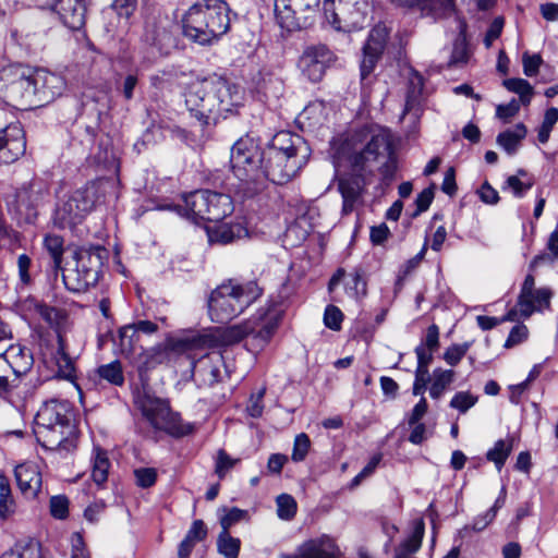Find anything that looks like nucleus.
Returning a JSON list of instances; mask_svg holds the SVG:
<instances>
[{"mask_svg": "<svg viewBox=\"0 0 558 558\" xmlns=\"http://www.w3.org/2000/svg\"><path fill=\"white\" fill-rule=\"evenodd\" d=\"M24 306L27 310H33L50 326H59L65 318L62 310L48 306L47 304L37 301L35 298H27L24 301Z\"/></svg>", "mask_w": 558, "mask_h": 558, "instance_id": "30", "label": "nucleus"}, {"mask_svg": "<svg viewBox=\"0 0 558 558\" xmlns=\"http://www.w3.org/2000/svg\"><path fill=\"white\" fill-rule=\"evenodd\" d=\"M183 205L173 208L196 223L198 221H220L231 215L234 206L231 196L210 190H196L183 197Z\"/></svg>", "mask_w": 558, "mask_h": 558, "instance_id": "9", "label": "nucleus"}, {"mask_svg": "<svg viewBox=\"0 0 558 558\" xmlns=\"http://www.w3.org/2000/svg\"><path fill=\"white\" fill-rule=\"evenodd\" d=\"M110 462L107 452L100 448L94 450L92 477L97 485L104 484L108 478Z\"/></svg>", "mask_w": 558, "mask_h": 558, "instance_id": "36", "label": "nucleus"}, {"mask_svg": "<svg viewBox=\"0 0 558 558\" xmlns=\"http://www.w3.org/2000/svg\"><path fill=\"white\" fill-rule=\"evenodd\" d=\"M35 435L47 449L72 451L76 428L70 402L59 399L44 402L35 416Z\"/></svg>", "mask_w": 558, "mask_h": 558, "instance_id": "4", "label": "nucleus"}, {"mask_svg": "<svg viewBox=\"0 0 558 558\" xmlns=\"http://www.w3.org/2000/svg\"><path fill=\"white\" fill-rule=\"evenodd\" d=\"M512 451V440L499 439L495 446L488 450L486 458L488 461L495 463L498 471H500Z\"/></svg>", "mask_w": 558, "mask_h": 558, "instance_id": "40", "label": "nucleus"}, {"mask_svg": "<svg viewBox=\"0 0 558 558\" xmlns=\"http://www.w3.org/2000/svg\"><path fill=\"white\" fill-rule=\"evenodd\" d=\"M430 379L432 378H430L428 369L416 368L415 369V380L413 384V395L423 397Z\"/></svg>", "mask_w": 558, "mask_h": 558, "instance_id": "61", "label": "nucleus"}, {"mask_svg": "<svg viewBox=\"0 0 558 558\" xmlns=\"http://www.w3.org/2000/svg\"><path fill=\"white\" fill-rule=\"evenodd\" d=\"M470 50L466 43L464 32L462 31L453 41V46L450 52L449 60L447 62L448 68H461L469 61Z\"/></svg>", "mask_w": 558, "mask_h": 558, "instance_id": "35", "label": "nucleus"}, {"mask_svg": "<svg viewBox=\"0 0 558 558\" xmlns=\"http://www.w3.org/2000/svg\"><path fill=\"white\" fill-rule=\"evenodd\" d=\"M53 10L71 31H80L86 22L87 0H56Z\"/></svg>", "mask_w": 558, "mask_h": 558, "instance_id": "23", "label": "nucleus"}, {"mask_svg": "<svg viewBox=\"0 0 558 558\" xmlns=\"http://www.w3.org/2000/svg\"><path fill=\"white\" fill-rule=\"evenodd\" d=\"M157 325L150 320H140L133 325L124 326L120 329L119 337L121 341V347L123 350L132 349V338L136 335V332L141 331L143 333H154L157 331Z\"/></svg>", "mask_w": 558, "mask_h": 558, "instance_id": "33", "label": "nucleus"}, {"mask_svg": "<svg viewBox=\"0 0 558 558\" xmlns=\"http://www.w3.org/2000/svg\"><path fill=\"white\" fill-rule=\"evenodd\" d=\"M277 504V514L281 520L289 521L294 518L296 513V501L295 499L288 495L281 494L276 499Z\"/></svg>", "mask_w": 558, "mask_h": 558, "instance_id": "46", "label": "nucleus"}, {"mask_svg": "<svg viewBox=\"0 0 558 558\" xmlns=\"http://www.w3.org/2000/svg\"><path fill=\"white\" fill-rule=\"evenodd\" d=\"M533 184L534 181L532 179L522 181L518 175H510L506 180L504 189H510L513 196L521 198L533 186Z\"/></svg>", "mask_w": 558, "mask_h": 558, "instance_id": "51", "label": "nucleus"}, {"mask_svg": "<svg viewBox=\"0 0 558 558\" xmlns=\"http://www.w3.org/2000/svg\"><path fill=\"white\" fill-rule=\"evenodd\" d=\"M97 373L100 376V378L107 380L112 385L122 386L124 383L122 366L118 361L100 365L97 369Z\"/></svg>", "mask_w": 558, "mask_h": 558, "instance_id": "42", "label": "nucleus"}, {"mask_svg": "<svg viewBox=\"0 0 558 558\" xmlns=\"http://www.w3.org/2000/svg\"><path fill=\"white\" fill-rule=\"evenodd\" d=\"M50 513L54 519L63 520L69 514V499L64 495L50 498Z\"/></svg>", "mask_w": 558, "mask_h": 558, "instance_id": "54", "label": "nucleus"}, {"mask_svg": "<svg viewBox=\"0 0 558 558\" xmlns=\"http://www.w3.org/2000/svg\"><path fill=\"white\" fill-rule=\"evenodd\" d=\"M63 239L57 234H48L44 240V245L52 257L56 268L61 267L63 256Z\"/></svg>", "mask_w": 558, "mask_h": 558, "instance_id": "44", "label": "nucleus"}, {"mask_svg": "<svg viewBox=\"0 0 558 558\" xmlns=\"http://www.w3.org/2000/svg\"><path fill=\"white\" fill-rule=\"evenodd\" d=\"M247 235V229L241 223H222L208 231L209 241L220 244H229Z\"/></svg>", "mask_w": 558, "mask_h": 558, "instance_id": "29", "label": "nucleus"}, {"mask_svg": "<svg viewBox=\"0 0 558 558\" xmlns=\"http://www.w3.org/2000/svg\"><path fill=\"white\" fill-rule=\"evenodd\" d=\"M558 121V109L555 107H551L545 111L544 119L542 124L539 125L537 130V140L545 144L548 142L550 132L554 128V125Z\"/></svg>", "mask_w": 558, "mask_h": 558, "instance_id": "45", "label": "nucleus"}, {"mask_svg": "<svg viewBox=\"0 0 558 558\" xmlns=\"http://www.w3.org/2000/svg\"><path fill=\"white\" fill-rule=\"evenodd\" d=\"M365 182L362 174H352L339 179L338 187L343 199L342 210L349 214L361 198Z\"/></svg>", "mask_w": 558, "mask_h": 558, "instance_id": "25", "label": "nucleus"}, {"mask_svg": "<svg viewBox=\"0 0 558 558\" xmlns=\"http://www.w3.org/2000/svg\"><path fill=\"white\" fill-rule=\"evenodd\" d=\"M17 371L10 364L7 354L0 353V397H4L10 388L9 376Z\"/></svg>", "mask_w": 558, "mask_h": 558, "instance_id": "48", "label": "nucleus"}, {"mask_svg": "<svg viewBox=\"0 0 558 558\" xmlns=\"http://www.w3.org/2000/svg\"><path fill=\"white\" fill-rule=\"evenodd\" d=\"M519 110L520 102L515 99H512L510 102L506 105H498L496 108V116L504 122H508L519 112Z\"/></svg>", "mask_w": 558, "mask_h": 558, "instance_id": "62", "label": "nucleus"}, {"mask_svg": "<svg viewBox=\"0 0 558 558\" xmlns=\"http://www.w3.org/2000/svg\"><path fill=\"white\" fill-rule=\"evenodd\" d=\"M476 402V396H473L469 391H459L452 397L450 407L461 413H465L469 409L474 407Z\"/></svg>", "mask_w": 558, "mask_h": 558, "instance_id": "49", "label": "nucleus"}, {"mask_svg": "<svg viewBox=\"0 0 558 558\" xmlns=\"http://www.w3.org/2000/svg\"><path fill=\"white\" fill-rule=\"evenodd\" d=\"M108 256V250L101 245L76 248L73 254V266L66 267L62 271L65 288L69 291L81 293L95 287Z\"/></svg>", "mask_w": 558, "mask_h": 558, "instance_id": "8", "label": "nucleus"}, {"mask_svg": "<svg viewBox=\"0 0 558 558\" xmlns=\"http://www.w3.org/2000/svg\"><path fill=\"white\" fill-rule=\"evenodd\" d=\"M456 373L452 369H442L440 367L433 371L429 396L433 399H439L445 390L453 383Z\"/></svg>", "mask_w": 558, "mask_h": 558, "instance_id": "34", "label": "nucleus"}, {"mask_svg": "<svg viewBox=\"0 0 558 558\" xmlns=\"http://www.w3.org/2000/svg\"><path fill=\"white\" fill-rule=\"evenodd\" d=\"M137 7V0H114L112 10L125 21L134 13Z\"/></svg>", "mask_w": 558, "mask_h": 558, "instance_id": "60", "label": "nucleus"}, {"mask_svg": "<svg viewBox=\"0 0 558 558\" xmlns=\"http://www.w3.org/2000/svg\"><path fill=\"white\" fill-rule=\"evenodd\" d=\"M329 114V108L324 100L310 102L302 112V117L310 121V125H322Z\"/></svg>", "mask_w": 558, "mask_h": 558, "instance_id": "37", "label": "nucleus"}, {"mask_svg": "<svg viewBox=\"0 0 558 558\" xmlns=\"http://www.w3.org/2000/svg\"><path fill=\"white\" fill-rule=\"evenodd\" d=\"M31 68L21 64H5L0 70V81L3 82L5 92L13 85L20 76L24 75Z\"/></svg>", "mask_w": 558, "mask_h": 558, "instance_id": "43", "label": "nucleus"}, {"mask_svg": "<svg viewBox=\"0 0 558 558\" xmlns=\"http://www.w3.org/2000/svg\"><path fill=\"white\" fill-rule=\"evenodd\" d=\"M304 166L287 155L264 149L262 151V166L258 171L262 174L258 178V191L263 189L265 181H270L274 184L288 183Z\"/></svg>", "mask_w": 558, "mask_h": 558, "instance_id": "15", "label": "nucleus"}, {"mask_svg": "<svg viewBox=\"0 0 558 558\" xmlns=\"http://www.w3.org/2000/svg\"><path fill=\"white\" fill-rule=\"evenodd\" d=\"M282 312L277 306H269L260 310L255 320L248 319L242 324L233 325L221 332L225 344H232L241 341L248 335H254L263 344L267 343L274 336L281 320Z\"/></svg>", "mask_w": 558, "mask_h": 558, "instance_id": "11", "label": "nucleus"}, {"mask_svg": "<svg viewBox=\"0 0 558 558\" xmlns=\"http://www.w3.org/2000/svg\"><path fill=\"white\" fill-rule=\"evenodd\" d=\"M95 189L86 186L74 191L54 211V225L61 229L81 223L95 205Z\"/></svg>", "mask_w": 558, "mask_h": 558, "instance_id": "14", "label": "nucleus"}, {"mask_svg": "<svg viewBox=\"0 0 558 558\" xmlns=\"http://www.w3.org/2000/svg\"><path fill=\"white\" fill-rule=\"evenodd\" d=\"M243 101V88L222 77L193 82L185 93V106L201 125L226 118L241 107Z\"/></svg>", "mask_w": 558, "mask_h": 558, "instance_id": "1", "label": "nucleus"}, {"mask_svg": "<svg viewBox=\"0 0 558 558\" xmlns=\"http://www.w3.org/2000/svg\"><path fill=\"white\" fill-rule=\"evenodd\" d=\"M38 89L35 85L34 70L29 69L24 75L8 88L5 98L25 107L40 106L38 101Z\"/></svg>", "mask_w": 558, "mask_h": 558, "instance_id": "22", "label": "nucleus"}, {"mask_svg": "<svg viewBox=\"0 0 558 558\" xmlns=\"http://www.w3.org/2000/svg\"><path fill=\"white\" fill-rule=\"evenodd\" d=\"M238 461L236 459H232L223 449H220L217 453L215 466V472L219 478H223Z\"/></svg>", "mask_w": 558, "mask_h": 558, "instance_id": "56", "label": "nucleus"}, {"mask_svg": "<svg viewBox=\"0 0 558 558\" xmlns=\"http://www.w3.org/2000/svg\"><path fill=\"white\" fill-rule=\"evenodd\" d=\"M262 294L254 281L239 283L228 280L211 291L208 298V314L215 323H229L241 315Z\"/></svg>", "mask_w": 558, "mask_h": 558, "instance_id": "6", "label": "nucleus"}, {"mask_svg": "<svg viewBox=\"0 0 558 558\" xmlns=\"http://www.w3.org/2000/svg\"><path fill=\"white\" fill-rule=\"evenodd\" d=\"M471 347L470 342H464L460 344H452L444 353L445 362L450 366H456L462 357L466 354Z\"/></svg>", "mask_w": 558, "mask_h": 558, "instance_id": "50", "label": "nucleus"}, {"mask_svg": "<svg viewBox=\"0 0 558 558\" xmlns=\"http://www.w3.org/2000/svg\"><path fill=\"white\" fill-rule=\"evenodd\" d=\"M241 547V541L230 535L227 531H221L217 538V549L225 558H238Z\"/></svg>", "mask_w": 558, "mask_h": 558, "instance_id": "38", "label": "nucleus"}, {"mask_svg": "<svg viewBox=\"0 0 558 558\" xmlns=\"http://www.w3.org/2000/svg\"><path fill=\"white\" fill-rule=\"evenodd\" d=\"M14 511L9 480L0 474V518L7 519Z\"/></svg>", "mask_w": 558, "mask_h": 558, "instance_id": "41", "label": "nucleus"}, {"mask_svg": "<svg viewBox=\"0 0 558 558\" xmlns=\"http://www.w3.org/2000/svg\"><path fill=\"white\" fill-rule=\"evenodd\" d=\"M342 319L343 314L337 306L328 305L326 307L324 323L329 329L339 330L341 328Z\"/></svg>", "mask_w": 558, "mask_h": 558, "instance_id": "57", "label": "nucleus"}, {"mask_svg": "<svg viewBox=\"0 0 558 558\" xmlns=\"http://www.w3.org/2000/svg\"><path fill=\"white\" fill-rule=\"evenodd\" d=\"M235 17L225 0H197L182 15L183 35L198 45H213L230 31Z\"/></svg>", "mask_w": 558, "mask_h": 558, "instance_id": "3", "label": "nucleus"}, {"mask_svg": "<svg viewBox=\"0 0 558 558\" xmlns=\"http://www.w3.org/2000/svg\"><path fill=\"white\" fill-rule=\"evenodd\" d=\"M434 199V190L432 186L424 189L416 197V210L413 216H417L426 211Z\"/></svg>", "mask_w": 558, "mask_h": 558, "instance_id": "63", "label": "nucleus"}, {"mask_svg": "<svg viewBox=\"0 0 558 558\" xmlns=\"http://www.w3.org/2000/svg\"><path fill=\"white\" fill-rule=\"evenodd\" d=\"M387 38L388 29L385 25L378 24L371 31L363 48V59L361 62L362 78L366 77L374 70L384 51Z\"/></svg>", "mask_w": 558, "mask_h": 558, "instance_id": "21", "label": "nucleus"}, {"mask_svg": "<svg viewBox=\"0 0 558 558\" xmlns=\"http://www.w3.org/2000/svg\"><path fill=\"white\" fill-rule=\"evenodd\" d=\"M57 365V375L61 378L72 380L75 378L74 362L65 351V344L61 336L58 339V349L53 356Z\"/></svg>", "mask_w": 558, "mask_h": 558, "instance_id": "32", "label": "nucleus"}, {"mask_svg": "<svg viewBox=\"0 0 558 558\" xmlns=\"http://www.w3.org/2000/svg\"><path fill=\"white\" fill-rule=\"evenodd\" d=\"M311 446L310 438L306 434L301 433L296 435L293 444V450L291 459L294 462H301L305 459Z\"/></svg>", "mask_w": 558, "mask_h": 558, "instance_id": "53", "label": "nucleus"}, {"mask_svg": "<svg viewBox=\"0 0 558 558\" xmlns=\"http://www.w3.org/2000/svg\"><path fill=\"white\" fill-rule=\"evenodd\" d=\"M143 44L146 46L143 59L151 63L157 58L170 53L175 46V39L167 28L147 25L143 35Z\"/></svg>", "mask_w": 558, "mask_h": 558, "instance_id": "16", "label": "nucleus"}, {"mask_svg": "<svg viewBox=\"0 0 558 558\" xmlns=\"http://www.w3.org/2000/svg\"><path fill=\"white\" fill-rule=\"evenodd\" d=\"M223 511L226 513L220 518V524H221L222 531H227V532H229V529L232 525H234L235 523L243 520L247 514V512L245 510H242V509H239L235 507H233L231 509L225 508Z\"/></svg>", "mask_w": 558, "mask_h": 558, "instance_id": "55", "label": "nucleus"}, {"mask_svg": "<svg viewBox=\"0 0 558 558\" xmlns=\"http://www.w3.org/2000/svg\"><path fill=\"white\" fill-rule=\"evenodd\" d=\"M504 86L519 95L520 104L523 106H529L532 97H533V87L532 85L524 78H508L504 81Z\"/></svg>", "mask_w": 558, "mask_h": 558, "instance_id": "39", "label": "nucleus"}, {"mask_svg": "<svg viewBox=\"0 0 558 558\" xmlns=\"http://www.w3.org/2000/svg\"><path fill=\"white\" fill-rule=\"evenodd\" d=\"M207 536V527L203 520H195L190 530L187 531L185 538L192 541L193 543L202 542Z\"/></svg>", "mask_w": 558, "mask_h": 558, "instance_id": "64", "label": "nucleus"}, {"mask_svg": "<svg viewBox=\"0 0 558 558\" xmlns=\"http://www.w3.org/2000/svg\"><path fill=\"white\" fill-rule=\"evenodd\" d=\"M318 4L319 0H276V20L287 32L306 28L314 23Z\"/></svg>", "mask_w": 558, "mask_h": 558, "instance_id": "13", "label": "nucleus"}, {"mask_svg": "<svg viewBox=\"0 0 558 558\" xmlns=\"http://www.w3.org/2000/svg\"><path fill=\"white\" fill-rule=\"evenodd\" d=\"M332 53L326 46H312L304 50L299 68L311 82H319L331 61Z\"/></svg>", "mask_w": 558, "mask_h": 558, "instance_id": "18", "label": "nucleus"}, {"mask_svg": "<svg viewBox=\"0 0 558 558\" xmlns=\"http://www.w3.org/2000/svg\"><path fill=\"white\" fill-rule=\"evenodd\" d=\"M232 178L228 179V192L242 197H252L258 192L259 168L262 151L253 137L244 136L238 140L230 156Z\"/></svg>", "mask_w": 558, "mask_h": 558, "instance_id": "5", "label": "nucleus"}, {"mask_svg": "<svg viewBox=\"0 0 558 558\" xmlns=\"http://www.w3.org/2000/svg\"><path fill=\"white\" fill-rule=\"evenodd\" d=\"M339 154L356 171L365 170L385 155L388 160L380 168L383 175L392 177L396 169L391 136L384 128L364 126L353 131L344 140Z\"/></svg>", "mask_w": 558, "mask_h": 558, "instance_id": "2", "label": "nucleus"}, {"mask_svg": "<svg viewBox=\"0 0 558 558\" xmlns=\"http://www.w3.org/2000/svg\"><path fill=\"white\" fill-rule=\"evenodd\" d=\"M495 518L496 515L494 514V510L488 509L485 513L475 517L472 524L463 526L460 533L465 534L469 531L482 532L495 520Z\"/></svg>", "mask_w": 558, "mask_h": 558, "instance_id": "52", "label": "nucleus"}, {"mask_svg": "<svg viewBox=\"0 0 558 558\" xmlns=\"http://www.w3.org/2000/svg\"><path fill=\"white\" fill-rule=\"evenodd\" d=\"M25 150V134L19 123H11L0 130V165L14 162Z\"/></svg>", "mask_w": 558, "mask_h": 558, "instance_id": "19", "label": "nucleus"}, {"mask_svg": "<svg viewBox=\"0 0 558 558\" xmlns=\"http://www.w3.org/2000/svg\"><path fill=\"white\" fill-rule=\"evenodd\" d=\"M553 292L548 288H539L531 292V296L526 298L523 302L518 299V307L520 310V317L526 319L535 312H543L549 308Z\"/></svg>", "mask_w": 558, "mask_h": 558, "instance_id": "27", "label": "nucleus"}, {"mask_svg": "<svg viewBox=\"0 0 558 558\" xmlns=\"http://www.w3.org/2000/svg\"><path fill=\"white\" fill-rule=\"evenodd\" d=\"M34 80L35 85L39 87L38 101L40 105L61 94L63 81L59 75L45 69H36L34 70Z\"/></svg>", "mask_w": 558, "mask_h": 558, "instance_id": "26", "label": "nucleus"}, {"mask_svg": "<svg viewBox=\"0 0 558 558\" xmlns=\"http://www.w3.org/2000/svg\"><path fill=\"white\" fill-rule=\"evenodd\" d=\"M526 128L523 123H518L512 130H506L498 134L497 143L509 155H513L521 141L526 136Z\"/></svg>", "mask_w": 558, "mask_h": 558, "instance_id": "31", "label": "nucleus"}, {"mask_svg": "<svg viewBox=\"0 0 558 558\" xmlns=\"http://www.w3.org/2000/svg\"><path fill=\"white\" fill-rule=\"evenodd\" d=\"M369 10V0H324L326 21L337 31L362 28Z\"/></svg>", "mask_w": 558, "mask_h": 558, "instance_id": "12", "label": "nucleus"}, {"mask_svg": "<svg viewBox=\"0 0 558 558\" xmlns=\"http://www.w3.org/2000/svg\"><path fill=\"white\" fill-rule=\"evenodd\" d=\"M136 483L143 488H148L156 483L157 473L151 468H141L134 471Z\"/></svg>", "mask_w": 558, "mask_h": 558, "instance_id": "58", "label": "nucleus"}, {"mask_svg": "<svg viewBox=\"0 0 558 558\" xmlns=\"http://www.w3.org/2000/svg\"><path fill=\"white\" fill-rule=\"evenodd\" d=\"M279 558H339L340 549L328 535L300 544L293 553H280Z\"/></svg>", "mask_w": 558, "mask_h": 558, "instance_id": "17", "label": "nucleus"}, {"mask_svg": "<svg viewBox=\"0 0 558 558\" xmlns=\"http://www.w3.org/2000/svg\"><path fill=\"white\" fill-rule=\"evenodd\" d=\"M523 72L526 76H534L538 72V69L543 62L539 54H530L524 52L522 57Z\"/></svg>", "mask_w": 558, "mask_h": 558, "instance_id": "59", "label": "nucleus"}, {"mask_svg": "<svg viewBox=\"0 0 558 558\" xmlns=\"http://www.w3.org/2000/svg\"><path fill=\"white\" fill-rule=\"evenodd\" d=\"M217 345V338L209 333L191 338L178 339L171 343V350L185 354L191 361V368L195 380L201 386H213L220 380L222 355L218 352L204 353L196 359L197 350H205Z\"/></svg>", "mask_w": 558, "mask_h": 558, "instance_id": "7", "label": "nucleus"}, {"mask_svg": "<svg viewBox=\"0 0 558 558\" xmlns=\"http://www.w3.org/2000/svg\"><path fill=\"white\" fill-rule=\"evenodd\" d=\"M14 475L22 495L27 499L36 498L43 483L39 466L33 462L19 464L14 470Z\"/></svg>", "mask_w": 558, "mask_h": 558, "instance_id": "24", "label": "nucleus"}, {"mask_svg": "<svg viewBox=\"0 0 558 558\" xmlns=\"http://www.w3.org/2000/svg\"><path fill=\"white\" fill-rule=\"evenodd\" d=\"M135 404L143 417L155 429L165 432L173 437L186 436L193 430V426L183 423L180 415L171 411L169 402L144 389L135 398Z\"/></svg>", "mask_w": 558, "mask_h": 558, "instance_id": "10", "label": "nucleus"}, {"mask_svg": "<svg viewBox=\"0 0 558 558\" xmlns=\"http://www.w3.org/2000/svg\"><path fill=\"white\" fill-rule=\"evenodd\" d=\"M424 532V521L422 519L415 520L411 535L395 549L393 558H415L414 554L421 548Z\"/></svg>", "mask_w": 558, "mask_h": 558, "instance_id": "28", "label": "nucleus"}, {"mask_svg": "<svg viewBox=\"0 0 558 558\" xmlns=\"http://www.w3.org/2000/svg\"><path fill=\"white\" fill-rule=\"evenodd\" d=\"M345 290L347 293L354 299L364 296L366 294V282L357 270L348 276V280L345 281Z\"/></svg>", "mask_w": 558, "mask_h": 558, "instance_id": "47", "label": "nucleus"}, {"mask_svg": "<svg viewBox=\"0 0 558 558\" xmlns=\"http://www.w3.org/2000/svg\"><path fill=\"white\" fill-rule=\"evenodd\" d=\"M265 149L276 150V153L287 155L303 165H306L311 154V149L304 138L288 131L277 133Z\"/></svg>", "mask_w": 558, "mask_h": 558, "instance_id": "20", "label": "nucleus"}]
</instances>
